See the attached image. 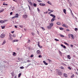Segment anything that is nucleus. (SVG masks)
I'll return each mask as SVG.
<instances>
[{
  "label": "nucleus",
  "instance_id": "f257e3e1",
  "mask_svg": "<svg viewBox=\"0 0 78 78\" xmlns=\"http://www.w3.org/2000/svg\"><path fill=\"white\" fill-rule=\"evenodd\" d=\"M53 23H50L48 27V28L49 29V30H50V28H51L53 27Z\"/></svg>",
  "mask_w": 78,
  "mask_h": 78
},
{
  "label": "nucleus",
  "instance_id": "f03ea898",
  "mask_svg": "<svg viewBox=\"0 0 78 78\" xmlns=\"http://www.w3.org/2000/svg\"><path fill=\"white\" fill-rule=\"evenodd\" d=\"M28 17V16L27 15H24L23 16V19H27Z\"/></svg>",
  "mask_w": 78,
  "mask_h": 78
},
{
  "label": "nucleus",
  "instance_id": "7ed1b4c3",
  "mask_svg": "<svg viewBox=\"0 0 78 78\" xmlns=\"http://www.w3.org/2000/svg\"><path fill=\"white\" fill-rule=\"evenodd\" d=\"M70 9V11H71V13L72 15V16L73 17V18H74V19H75V16H74L73 15V13H72V10H71V9Z\"/></svg>",
  "mask_w": 78,
  "mask_h": 78
},
{
  "label": "nucleus",
  "instance_id": "20e7f679",
  "mask_svg": "<svg viewBox=\"0 0 78 78\" xmlns=\"http://www.w3.org/2000/svg\"><path fill=\"white\" fill-rule=\"evenodd\" d=\"M5 35L4 34H2L1 35V38H3V37H5Z\"/></svg>",
  "mask_w": 78,
  "mask_h": 78
},
{
  "label": "nucleus",
  "instance_id": "39448f33",
  "mask_svg": "<svg viewBox=\"0 0 78 78\" xmlns=\"http://www.w3.org/2000/svg\"><path fill=\"white\" fill-rule=\"evenodd\" d=\"M58 74L59 76H62V73L60 71L58 72Z\"/></svg>",
  "mask_w": 78,
  "mask_h": 78
},
{
  "label": "nucleus",
  "instance_id": "423d86ee",
  "mask_svg": "<svg viewBox=\"0 0 78 78\" xmlns=\"http://www.w3.org/2000/svg\"><path fill=\"white\" fill-rule=\"evenodd\" d=\"M62 27H65L66 28H68L69 27H68L65 24H64L62 25Z\"/></svg>",
  "mask_w": 78,
  "mask_h": 78
},
{
  "label": "nucleus",
  "instance_id": "0eeeda50",
  "mask_svg": "<svg viewBox=\"0 0 78 78\" xmlns=\"http://www.w3.org/2000/svg\"><path fill=\"white\" fill-rule=\"evenodd\" d=\"M38 45L39 47V48H42V46H40V44H40V42H38Z\"/></svg>",
  "mask_w": 78,
  "mask_h": 78
},
{
  "label": "nucleus",
  "instance_id": "6e6552de",
  "mask_svg": "<svg viewBox=\"0 0 78 78\" xmlns=\"http://www.w3.org/2000/svg\"><path fill=\"white\" fill-rule=\"evenodd\" d=\"M39 5L40 6H45V4H43V3H40L39 4Z\"/></svg>",
  "mask_w": 78,
  "mask_h": 78
},
{
  "label": "nucleus",
  "instance_id": "1a4fd4ad",
  "mask_svg": "<svg viewBox=\"0 0 78 78\" xmlns=\"http://www.w3.org/2000/svg\"><path fill=\"white\" fill-rule=\"evenodd\" d=\"M63 75L65 78H67V74L64 73H63Z\"/></svg>",
  "mask_w": 78,
  "mask_h": 78
},
{
  "label": "nucleus",
  "instance_id": "9d476101",
  "mask_svg": "<svg viewBox=\"0 0 78 78\" xmlns=\"http://www.w3.org/2000/svg\"><path fill=\"white\" fill-rule=\"evenodd\" d=\"M37 53L38 55H40L41 54V51H40L39 50H37Z\"/></svg>",
  "mask_w": 78,
  "mask_h": 78
},
{
  "label": "nucleus",
  "instance_id": "9b49d317",
  "mask_svg": "<svg viewBox=\"0 0 78 78\" xmlns=\"http://www.w3.org/2000/svg\"><path fill=\"white\" fill-rule=\"evenodd\" d=\"M57 25H60L61 24V22L59 21L57 22Z\"/></svg>",
  "mask_w": 78,
  "mask_h": 78
},
{
  "label": "nucleus",
  "instance_id": "f8f14e48",
  "mask_svg": "<svg viewBox=\"0 0 78 78\" xmlns=\"http://www.w3.org/2000/svg\"><path fill=\"white\" fill-rule=\"evenodd\" d=\"M15 16L16 18H18V17H19V14L17 13L16 14Z\"/></svg>",
  "mask_w": 78,
  "mask_h": 78
},
{
  "label": "nucleus",
  "instance_id": "ddd939ff",
  "mask_svg": "<svg viewBox=\"0 0 78 78\" xmlns=\"http://www.w3.org/2000/svg\"><path fill=\"white\" fill-rule=\"evenodd\" d=\"M5 43H6V40H4V41L3 42L2 44V45H4V44H5Z\"/></svg>",
  "mask_w": 78,
  "mask_h": 78
},
{
  "label": "nucleus",
  "instance_id": "4468645a",
  "mask_svg": "<svg viewBox=\"0 0 78 78\" xmlns=\"http://www.w3.org/2000/svg\"><path fill=\"white\" fill-rule=\"evenodd\" d=\"M43 63L44 64H45V65H48V63L46 62L45 61H43Z\"/></svg>",
  "mask_w": 78,
  "mask_h": 78
},
{
  "label": "nucleus",
  "instance_id": "2eb2a0df",
  "mask_svg": "<svg viewBox=\"0 0 78 78\" xmlns=\"http://www.w3.org/2000/svg\"><path fill=\"white\" fill-rule=\"evenodd\" d=\"M70 55H68L67 56L68 59H71V57H70Z\"/></svg>",
  "mask_w": 78,
  "mask_h": 78
},
{
  "label": "nucleus",
  "instance_id": "dca6fc26",
  "mask_svg": "<svg viewBox=\"0 0 78 78\" xmlns=\"http://www.w3.org/2000/svg\"><path fill=\"white\" fill-rule=\"evenodd\" d=\"M47 61H48L49 62H51L52 61H51V60H50V59L48 58L47 59Z\"/></svg>",
  "mask_w": 78,
  "mask_h": 78
},
{
  "label": "nucleus",
  "instance_id": "f3484780",
  "mask_svg": "<svg viewBox=\"0 0 78 78\" xmlns=\"http://www.w3.org/2000/svg\"><path fill=\"white\" fill-rule=\"evenodd\" d=\"M4 11V9H2L1 10H0V13H1V12H3V11Z\"/></svg>",
  "mask_w": 78,
  "mask_h": 78
},
{
  "label": "nucleus",
  "instance_id": "a211bd4d",
  "mask_svg": "<svg viewBox=\"0 0 78 78\" xmlns=\"http://www.w3.org/2000/svg\"><path fill=\"white\" fill-rule=\"evenodd\" d=\"M70 36L72 38V39H74V38H73V35L72 34H71Z\"/></svg>",
  "mask_w": 78,
  "mask_h": 78
},
{
  "label": "nucleus",
  "instance_id": "6ab92c4d",
  "mask_svg": "<svg viewBox=\"0 0 78 78\" xmlns=\"http://www.w3.org/2000/svg\"><path fill=\"white\" fill-rule=\"evenodd\" d=\"M16 55V53L15 52H13L12 54L13 56H15Z\"/></svg>",
  "mask_w": 78,
  "mask_h": 78
},
{
  "label": "nucleus",
  "instance_id": "aec40b11",
  "mask_svg": "<svg viewBox=\"0 0 78 78\" xmlns=\"http://www.w3.org/2000/svg\"><path fill=\"white\" fill-rule=\"evenodd\" d=\"M63 12L65 14H66V9H64Z\"/></svg>",
  "mask_w": 78,
  "mask_h": 78
},
{
  "label": "nucleus",
  "instance_id": "412c9836",
  "mask_svg": "<svg viewBox=\"0 0 78 78\" xmlns=\"http://www.w3.org/2000/svg\"><path fill=\"white\" fill-rule=\"evenodd\" d=\"M59 36H61V37H64V36L63 35H61V34H59Z\"/></svg>",
  "mask_w": 78,
  "mask_h": 78
},
{
  "label": "nucleus",
  "instance_id": "4be33fe9",
  "mask_svg": "<svg viewBox=\"0 0 78 78\" xmlns=\"http://www.w3.org/2000/svg\"><path fill=\"white\" fill-rule=\"evenodd\" d=\"M19 40H15L13 41V42H18Z\"/></svg>",
  "mask_w": 78,
  "mask_h": 78
},
{
  "label": "nucleus",
  "instance_id": "5701e85b",
  "mask_svg": "<svg viewBox=\"0 0 78 78\" xmlns=\"http://www.w3.org/2000/svg\"><path fill=\"white\" fill-rule=\"evenodd\" d=\"M3 5L7 6V5H8V4H5V2H4V3L3 4Z\"/></svg>",
  "mask_w": 78,
  "mask_h": 78
},
{
  "label": "nucleus",
  "instance_id": "b1692460",
  "mask_svg": "<svg viewBox=\"0 0 78 78\" xmlns=\"http://www.w3.org/2000/svg\"><path fill=\"white\" fill-rule=\"evenodd\" d=\"M20 69H24V67L22 66V67H20Z\"/></svg>",
  "mask_w": 78,
  "mask_h": 78
},
{
  "label": "nucleus",
  "instance_id": "393cba45",
  "mask_svg": "<svg viewBox=\"0 0 78 78\" xmlns=\"http://www.w3.org/2000/svg\"><path fill=\"white\" fill-rule=\"evenodd\" d=\"M47 3H48V4H49V5H51V2H49V1H48L47 2Z\"/></svg>",
  "mask_w": 78,
  "mask_h": 78
},
{
  "label": "nucleus",
  "instance_id": "a878e982",
  "mask_svg": "<svg viewBox=\"0 0 78 78\" xmlns=\"http://www.w3.org/2000/svg\"><path fill=\"white\" fill-rule=\"evenodd\" d=\"M64 44H66V45H69V44H68L66 42H64Z\"/></svg>",
  "mask_w": 78,
  "mask_h": 78
},
{
  "label": "nucleus",
  "instance_id": "bb28decb",
  "mask_svg": "<svg viewBox=\"0 0 78 78\" xmlns=\"http://www.w3.org/2000/svg\"><path fill=\"white\" fill-rule=\"evenodd\" d=\"M55 19H53V18H52V19L51 20V22H53L54 21V20H55Z\"/></svg>",
  "mask_w": 78,
  "mask_h": 78
},
{
  "label": "nucleus",
  "instance_id": "cd10ccee",
  "mask_svg": "<svg viewBox=\"0 0 78 78\" xmlns=\"http://www.w3.org/2000/svg\"><path fill=\"white\" fill-rule=\"evenodd\" d=\"M8 21V20H5L3 21V23H5V22H7Z\"/></svg>",
  "mask_w": 78,
  "mask_h": 78
},
{
  "label": "nucleus",
  "instance_id": "c85d7f7f",
  "mask_svg": "<svg viewBox=\"0 0 78 78\" xmlns=\"http://www.w3.org/2000/svg\"><path fill=\"white\" fill-rule=\"evenodd\" d=\"M75 76V75L74 74H73L71 76V78H73Z\"/></svg>",
  "mask_w": 78,
  "mask_h": 78
},
{
  "label": "nucleus",
  "instance_id": "c756f323",
  "mask_svg": "<svg viewBox=\"0 0 78 78\" xmlns=\"http://www.w3.org/2000/svg\"><path fill=\"white\" fill-rule=\"evenodd\" d=\"M21 75H22V74L21 73L19 74L18 75V77L19 78V77H20V76H21Z\"/></svg>",
  "mask_w": 78,
  "mask_h": 78
},
{
  "label": "nucleus",
  "instance_id": "7c9ffc66",
  "mask_svg": "<svg viewBox=\"0 0 78 78\" xmlns=\"http://www.w3.org/2000/svg\"><path fill=\"white\" fill-rule=\"evenodd\" d=\"M30 40H28L27 41V43L30 44Z\"/></svg>",
  "mask_w": 78,
  "mask_h": 78
},
{
  "label": "nucleus",
  "instance_id": "2f4dec72",
  "mask_svg": "<svg viewBox=\"0 0 78 78\" xmlns=\"http://www.w3.org/2000/svg\"><path fill=\"white\" fill-rule=\"evenodd\" d=\"M33 5L34 7H36V4L35 3H34Z\"/></svg>",
  "mask_w": 78,
  "mask_h": 78
},
{
  "label": "nucleus",
  "instance_id": "473e14b6",
  "mask_svg": "<svg viewBox=\"0 0 78 78\" xmlns=\"http://www.w3.org/2000/svg\"><path fill=\"white\" fill-rule=\"evenodd\" d=\"M74 30H75V31H78V28H75L74 29Z\"/></svg>",
  "mask_w": 78,
  "mask_h": 78
},
{
  "label": "nucleus",
  "instance_id": "72a5a7b5",
  "mask_svg": "<svg viewBox=\"0 0 78 78\" xmlns=\"http://www.w3.org/2000/svg\"><path fill=\"white\" fill-rule=\"evenodd\" d=\"M55 18H56V16H55V15H54V16H53V19H55Z\"/></svg>",
  "mask_w": 78,
  "mask_h": 78
},
{
  "label": "nucleus",
  "instance_id": "f704fd0d",
  "mask_svg": "<svg viewBox=\"0 0 78 78\" xmlns=\"http://www.w3.org/2000/svg\"><path fill=\"white\" fill-rule=\"evenodd\" d=\"M39 58H42V56H41V55H40L38 56Z\"/></svg>",
  "mask_w": 78,
  "mask_h": 78
},
{
  "label": "nucleus",
  "instance_id": "c9c22d12",
  "mask_svg": "<svg viewBox=\"0 0 78 78\" xmlns=\"http://www.w3.org/2000/svg\"><path fill=\"white\" fill-rule=\"evenodd\" d=\"M29 3L30 4V5H33V3H32V2H29Z\"/></svg>",
  "mask_w": 78,
  "mask_h": 78
},
{
  "label": "nucleus",
  "instance_id": "e433bc0d",
  "mask_svg": "<svg viewBox=\"0 0 78 78\" xmlns=\"http://www.w3.org/2000/svg\"><path fill=\"white\" fill-rule=\"evenodd\" d=\"M1 27L2 28V29H4V28H5V26H1Z\"/></svg>",
  "mask_w": 78,
  "mask_h": 78
},
{
  "label": "nucleus",
  "instance_id": "4c0bfd02",
  "mask_svg": "<svg viewBox=\"0 0 78 78\" xmlns=\"http://www.w3.org/2000/svg\"><path fill=\"white\" fill-rule=\"evenodd\" d=\"M0 23H3V20H0Z\"/></svg>",
  "mask_w": 78,
  "mask_h": 78
},
{
  "label": "nucleus",
  "instance_id": "58836bf2",
  "mask_svg": "<svg viewBox=\"0 0 78 78\" xmlns=\"http://www.w3.org/2000/svg\"><path fill=\"white\" fill-rule=\"evenodd\" d=\"M55 41H59V40L58 39H55Z\"/></svg>",
  "mask_w": 78,
  "mask_h": 78
},
{
  "label": "nucleus",
  "instance_id": "ea45409f",
  "mask_svg": "<svg viewBox=\"0 0 78 78\" xmlns=\"http://www.w3.org/2000/svg\"><path fill=\"white\" fill-rule=\"evenodd\" d=\"M31 34L33 36H34V33L33 32Z\"/></svg>",
  "mask_w": 78,
  "mask_h": 78
},
{
  "label": "nucleus",
  "instance_id": "a19ab883",
  "mask_svg": "<svg viewBox=\"0 0 78 78\" xmlns=\"http://www.w3.org/2000/svg\"><path fill=\"white\" fill-rule=\"evenodd\" d=\"M60 30H63V28L62 27H60Z\"/></svg>",
  "mask_w": 78,
  "mask_h": 78
},
{
  "label": "nucleus",
  "instance_id": "79ce46f5",
  "mask_svg": "<svg viewBox=\"0 0 78 78\" xmlns=\"http://www.w3.org/2000/svg\"><path fill=\"white\" fill-rule=\"evenodd\" d=\"M41 28L42 29V30H43L44 31V30H45V29H44V28H43V27H42Z\"/></svg>",
  "mask_w": 78,
  "mask_h": 78
},
{
  "label": "nucleus",
  "instance_id": "37998d69",
  "mask_svg": "<svg viewBox=\"0 0 78 78\" xmlns=\"http://www.w3.org/2000/svg\"><path fill=\"white\" fill-rule=\"evenodd\" d=\"M37 1L38 2H42V1H40L39 0H37Z\"/></svg>",
  "mask_w": 78,
  "mask_h": 78
},
{
  "label": "nucleus",
  "instance_id": "c03bdc74",
  "mask_svg": "<svg viewBox=\"0 0 78 78\" xmlns=\"http://www.w3.org/2000/svg\"><path fill=\"white\" fill-rule=\"evenodd\" d=\"M20 27V28H22L23 27V26H22V25H20L19 26Z\"/></svg>",
  "mask_w": 78,
  "mask_h": 78
},
{
  "label": "nucleus",
  "instance_id": "a18cd8bd",
  "mask_svg": "<svg viewBox=\"0 0 78 78\" xmlns=\"http://www.w3.org/2000/svg\"><path fill=\"white\" fill-rule=\"evenodd\" d=\"M50 16H51V17H53V16H54V15L52 14H51Z\"/></svg>",
  "mask_w": 78,
  "mask_h": 78
},
{
  "label": "nucleus",
  "instance_id": "49530a36",
  "mask_svg": "<svg viewBox=\"0 0 78 78\" xmlns=\"http://www.w3.org/2000/svg\"><path fill=\"white\" fill-rule=\"evenodd\" d=\"M68 69H69V70H71V68H70V67H68Z\"/></svg>",
  "mask_w": 78,
  "mask_h": 78
},
{
  "label": "nucleus",
  "instance_id": "de8ad7c7",
  "mask_svg": "<svg viewBox=\"0 0 78 78\" xmlns=\"http://www.w3.org/2000/svg\"><path fill=\"white\" fill-rule=\"evenodd\" d=\"M58 51L60 54H62V53L61 52V51Z\"/></svg>",
  "mask_w": 78,
  "mask_h": 78
},
{
  "label": "nucleus",
  "instance_id": "09e8293b",
  "mask_svg": "<svg viewBox=\"0 0 78 78\" xmlns=\"http://www.w3.org/2000/svg\"><path fill=\"white\" fill-rule=\"evenodd\" d=\"M12 37H16V35H13Z\"/></svg>",
  "mask_w": 78,
  "mask_h": 78
},
{
  "label": "nucleus",
  "instance_id": "8fccbe9b",
  "mask_svg": "<svg viewBox=\"0 0 78 78\" xmlns=\"http://www.w3.org/2000/svg\"><path fill=\"white\" fill-rule=\"evenodd\" d=\"M37 10H38V11H40V9H39V8H37Z\"/></svg>",
  "mask_w": 78,
  "mask_h": 78
},
{
  "label": "nucleus",
  "instance_id": "3c124183",
  "mask_svg": "<svg viewBox=\"0 0 78 78\" xmlns=\"http://www.w3.org/2000/svg\"><path fill=\"white\" fill-rule=\"evenodd\" d=\"M27 61V62H31V61L30 60H28Z\"/></svg>",
  "mask_w": 78,
  "mask_h": 78
},
{
  "label": "nucleus",
  "instance_id": "603ef678",
  "mask_svg": "<svg viewBox=\"0 0 78 78\" xmlns=\"http://www.w3.org/2000/svg\"><path fill=\"white\" fill-rule=\"evenodd\" d=\"M33 55H31L30 57H31V58H33Z\"/></svg>",
  "mask_w": 78,
  "mask_h": 78
},
{
  "label": "nucleus",
  "instance_id": "864d4df0",
  "mask_svg": "<svg viewBox=\"0 0 78 78\" xmlns=\"http://www.w3.org/2000/svg\"><path fill=\"white\" fill-rule=\"evenodd\" d=\"M61 69H64V67H61Z\"/></svg>",
  "mask_w": 78,
  "mask_h": 78
},
{
  "label": "nucleus",
  "instance_id": "5fc2aeb1",
  "mask_svg": "<svg viewBox=\"0 0 78 78\" xmlns=\"http://www.w3.org/2000/svg\"><path fill=\"white\" fill-rule=\"evenodd\" d=\"M63 48H66V46H63Z\"/></svg>",
  "mask_w": 78,
  "mask_h": 78
},
{
  "label": "nucleus",
  "instance_id": "6e6d98bb",
  "mask_svg": "<svg viewBox=\"0 0 78 78\" xmlns=\"http://www.w3.org/2000/svg\"><path fill=\"white\" fill-rule=\"evenodd\" d=\"M70 46L71 47H73V45L71 44Z\"/></svg>",
  "mask_w": 78,
  "mask_h": 78
},
{
  "label": "nucleus",
  "instance_id": "4d7b16f0",
  "mask_svg": "<svg viewBox=\"0 0 78 78\" xmlns=\"http://www.w3.org/2000/svg\"><path fill=\"white\" fill-rule=\"evenodd\" d=\"M9 36L10 37H11L12 36V35H11V34H9Z\"/></svg>",
  "mask_w": 78,
  "mask_h": 78
},
{
  "label": "nucleus",
  "instance_id": "13d9d810",
  "mask_svg": "<svg viewBox=\"0 0 78 78\" xmlns=\"http://www.w3.org/2000/svg\"><path fill=\"white\" fill-rule=\"evenodd\" d=\"M27 1L28 2H29V3H30V2H31L30 1V0H27Z\"/></svg>",
  "mask_w": 78,
  "mask_h": 78
},
{
  "label": "nucleus",
  "instance_id": "bf43d9fd",
  "mask_svg": "<svg viewBox=\"0 0 78 78\" xmlns=\"http://www.w3.org/2000/svg\"><path fill=\"white\" fill-rule=\"evenodd\" d=\"M14 18H16V17H15V16L12 17V19H14Z\"/></svg>",
  "mask_w": 78,
  "mask_h": 78
},
{
  "label": "nucleus",
  "instance_id": "052dcab7",
  "mask_svg": "<svg viewBox=\"0 0 78 78\" xmlns=\"http://www.w3.org/2000/svg\"><path fill=\"white\" fill-rule=\"evenodd\" d=\"M30 65H31V64H29V65H28L27 66V67H28V66H30Z\"/></svg>",
  "mask_w": 78,
  "mask_h": 78
},
{
  "label": "nucleus",
  "instance_id": "680f3d73",
  "mask_svg": "<svg viewBox=\"0 0 78 78\" xmlns=\"http://www.w3.org/2000/svg\"><path fill=\"white\" fill-rule=\"evenodd\" d=\"M66 31H69V29H66Z\"/></svg>",
  "mask_w": 78,
  "mask_h": 78
},
{
  "label": "nucleus",
  "instance_id": "e2e57ef3",
  "mask_svg": "<svg viewBox=\"0 0 78 78\" xmlns=\"http://www.w3.org/2000/svg\"><path fill=\"white\" fill-rule=\"evenodd\" d=\"M61 46H62V47H64V45H63V44H61Z\"/></svg>",
  "mask_w": 78,
  "mask_h": 78
},
{
  "label": "nucleus",
  "instance_id": "0e129e2a",
  "mask_svg": "<svg viewBox=\"0 0 78 78\" xmlns=\"http://www.w3.org/2000/svg\"><path fill=\"white\" fill-rule=\"evenodd\" d=\"M10 40H11V41H12V38L10 37Z\"/></svg>",
  "mask_w": 78,
  "mask_h": 78
},
{
  "label": "nucleus",
  "instance_id": "69168bd1",
  "mask_svg": "<svg viewBox=\"0 0 78 78\" xmlns=\"http://www.w3.org/2000/svg\"><path fill=\"white\" fill-rule=\"evenodd\" d=\"M10 15H12V12H11L10 13Z\"/></svg>",
  "mask_w": 78,
  "mask_h": 78
},
{
  "label": "nucleus",
  "instance_id": "338daca9",
  "mask_svg": "<svg viewBox=\"0 0 78 78\" xmlns=\"http://www.w3.org/2000/svg\"><path fill=\"white\" fill-rule=\"evenodd\" d=\"M11 33H12V34H13L14 33V31H12Z\"/></svg>",
  "mask_w": 78,
  "mask_h": 78
},
{
  "label": "nucleus",
  "instance_id": "774afa93",
  "mask_svg": "<svg viewBox=\"0 0 78 78\" xmlns=\"http://www.w3.org/2000/svg\"><path fill=\"white\" fill-rule=\"evenodd\" d=\"M15 28H17V26H15Z\"/></svg>",
  "mask_w": 78,
  "mask_h": 78
}]
</instances>
